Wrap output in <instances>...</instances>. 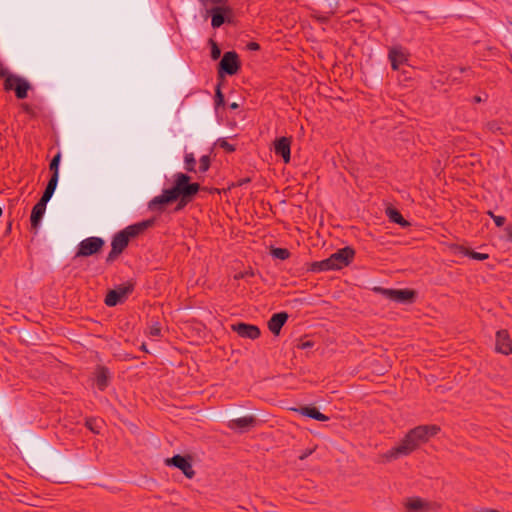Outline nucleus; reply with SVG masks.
I'll return each mask as SVG.
<instances>
[{
  "label": "nucleus",
  "instance_id": "f257e3e1",
  "mask_svg": "<svg viewBox=\"0 0 512 512\" xmlns=\"http://www.w3.org/2000/svg\"><path fill=\"white\" fill-rule=\"evenodd\" d=\"M43 450L46 457L36 464V468L46 480L63 484L86 476L85 469L65 458L49 445L43 444Z\"/></svg>",
  "mask_w": 512,
  "mask_h": 512
},
{
  "label": "nucleus",
  "instance_id": "f03ea898",
  "mask_svg": "<svg viewBox=\"0 0 512 512\" xmlns=\"http://www.w3.org/2000/svg\"><path fill=\"white\" fill-rule=\"evenodd\" d=\"M169 189L175 201H177L179 197L193 201L201 190V186L199 183L191 182V177L188 174L177 173L173 186Z\"/></svg>",
  "mask_w": 512,
  "mask_h": 512
},
{
  "label": "nucleus",
  "instance_id": "7ed1b4c3",
  "mask_svg": "<svg viewBox=\"0 0 512 512\" xmlns=\"http://www.w3.org/2000/svg\"><path fill=\"white\" fill-rule=\"evenodd\" d=\"M372 291L400 304H413L417 299V292L410 288L393 289L376 286Z\"/></svg>",
  "mask_w": 512,
  "mask_h": 512
},
{
  "label": "nucleus",
  "instance_id": "20e7f679",
  "mask_svg": "<svg viewBox=\"0 0 512 512\" xmlns=\"http://www.w3.org/2000/svg\"><path fill=\"white\" fill-rule=\"evenodd\" d=\"M241 69V62L235 51H227L217 65V79L223 81L226 75L233 76Z\"/></svg>",
  "mask_w": 512,
  "mask_h": 512
},
{
  "label": "nucleus",
  "instance_id": "39448f33",
  "mask_svg": "<svg viewBox=\"0 0 512 512\" xmlns=\"http://www.w3.org/2000/svg\"><path fill=\"white\" fill-rule=\"evenodd\" d=\"M419 446H420V444L416 441V439L408 431V433L403 437V439L399 442V444L392 447L390 450H388L386 453H384L382 455V457L386 461L390 462L392 460L398 459L401 456H407V455L411 454Z\"/></svg>",
  "mask_w": 512,
  "mask_h": 512
},
{
  "label": "nucleus",
  "instance_id": "423d86ee",
  "mask_svg": "<svg viewBox=\"0 0 512 512\" xmlns=\"http://www.w3.org/2000/svg\"><path fill=\"white\" fill-rule=\"evenodd\" d=\"M240 413L241 412L238 409L228 410L227 415L232 417V419L227 423V427L230 430H234L239 433H246L257 426L258 419L254 415L237 417Z\"/></svg>",
  "mask_w": 512,
  "mask_h": 512
},
{
  "label": "nucleus",
  "instance_id": "0eeeda50",
  "mask_svg": "<svg viewBox=\"0 0 512 512\" xmlns=\"http://www.w3.org/2000/svg\"><path fill=\"white\" fill-rule=\"evenodd\" d=\"M136 282L128 280L126 283L116 286L107 292L104 303L108 307H115L123 303L127 297L134 291Z\"/></svg>",
  "mask_w": 512,
  "mask_h": 512
},
{
  "label": "nucleus",
  "instance_id": "6e6552de",
  "mask_svg": "<svg viewBox=\"0 0 512 512\" xmlns=\"http://www.w3.org/2000/svg\"><path fill=\"white\" fill-rule=\"evenodd\" d=\"M30 88L31 85L26 79L16 75H8L4 81V89L14 90L16 98L20 100L27 98Z\"/></svg>",
  "mask_w": 512,
  "mask_h": 512
},
{
  "label": "nucleus",
  "instance_id": "1a4fd4ad",
  "mask_svg": "<svg viewBox=\"0 0 512 512\" xmlns=\"http://www.w3.org/2000/svg\"><path fill=\"white\" fill-rule=\"evenodd\" d=\"M164 463L168 467L178 468L188 479H192L195 476V471L192 467V458L189 455L183 456L176 454L173 457L166 458Z\"/></svg>",
  "mask_w": 512,
  "mask_h": 512
},
{
  "label": "nucleus",
  "instance_id": "9d476101",
  "mask_svg": "<svg viewBox=\"0 0 512 512\" xmlns=\"http://www.w3.org/2000/svg\"><path fill=\"white\" fill-rule=\"evenodd\" d=\"M105 245L100 237H88L79 243L76 257H89L99 253Z\"/></svg>",
  "mask_w": 512,
  "mask_h": 512
},
{
  "label": "nucleus",
  "instance_id": "9b49d317",
  "mask_svg": "<svg viewBox=\"0 0 512 512\" xmlns=\"http://www.w3.org/2000/svg\"><path fill=\"white\" fill-rule=\"evenodd\" d=\"M355 250L346 246L329 256L334 270H340L348 266L354 259Z\"/></svg>",
  "mask_w": 512,
  "mask_h": 512
},
{
  "label": "nucleus",
  "instance_id": "f8f14e48",
  "mask_svg": "<svg viewBox=\"0 0 512 512\" xmlns=\"http://www.w3.org/2000/svg\"><path fill=\"white\" fill-rule=\"evenodd\" d=\"M211 15V25L219 28L224 23H231L232 9L229 6H216L208 11Z\"/></svg>",
  "mask_w": 512,
  "mask_h": 512
},
{
  "label": "nucleus",
  "instance_id": "ddd939ff",
  "mask_svg": "<svg viewBox=\"0 0 512 512\" xmlns=\"http://www.w3.org/2000/svg\"><path fill=\"white\" fill-rule=\"evenodd\" d=\"M439 431L440 427L437 425H419L409 430L420 445L426 443L431 436H435Z\"/></svg>",
  "mask_w": 512,
  "mask_h": 512
},
{
  "label": "nucleus",
  "instance_id": "4468645a",
  "mask_svg": "<svg viewBox=\"0 0 512 512\" xmlns=\"http://www.w3.org/2000/svg\"><path fill=\"white\" fill-rule=\"evenodd\" d=\"M232 331L236 332L242 338L255 340L260 337V328L256 325L238 322L231 325Z\"/></svg>",
  "mask_w": 512,
  "mask_h": 512
},
{
  "label": "nucleus",
  "instance_id": "2eb2a0df",
  "mask_svg": "<svg viewBox=\"0 0 512 512\" xmlns=\"http://www.w3.org/2000/svg\"><path fill=\"white\" fill-rule=\"evenodd\" d=\"M175 202L170 189H164L162 194L154 197L148 202V209L151 211L164 212L165 206Z\"/></svg>",
  "mask_w": 512,
  "mask_h": 512
},
{
  "label": "nucleus",
  "instance_id": "dca6fc26",
  "mask_svg": "<svg viewBox=\"0 0 512 512\" xmlns=\"http://www.w3.org/2000/svg\"><path fill=\"white\" fill-rule=\"evenodd\" d=\"M156 224V218L152 217L137 223H134L132 225H129L123 229L125 234L128 236L129 239L136 238L140 234H142L144 231H146L149 228L154 227Z\"/></svg>",
  "mask_w": 512,
  "mask_h": 512
},
{
  "label": "nucleus",
  "instance_id": "f3484780",
  "mask_svg": "<svg viewBox=\"0 0 512 512\" xmlns=\"http://www.w3.org/2000/svg\"><path fill=\"white\" fill-rule=\"evenodd\" d=\"M274 152L288 164L291 159V138L285 136L277 138L274 141Z\"/></svg>",
  "mask_w": 512,
  "mask_h": 512
},
{
  "label": "nucleus",
  "instance_id": "a211bd4d",
  "mask_svg": "<svg viewBox=\"0 0 512 512\" xmlns=\"http://www.w3.org/2000/svg\"><path fill=\"white\" fill-rule=\"evenodd\" d=\"M496 351L504 355L512 354V339L505 329L496 333Z\"/></svg>",
  "mask_w": 512,
  "mask_h": 512
},
{
  "label": "nucleus",
  "instance_id": "6ab92c4d",
  "mask_svg": "<svg viewBox=\"0 0 512 512\" xmlns=\"http://www.w3.org/2000/svg\"><path fill=\"white\" fill-rule=\"evenodd\" d=\"M49 201L40 198L34 205L30 215L31 228L36 232L41 224L42 218L46 211V206Z\"/></svg>",
  "mask_w": 512,
  "mask_h": 512
},
{
  "label": "nucleus",
  "instance_id": "aec40b11",
  "mask_svg": "<svg viewBox=\"0 0 512 512\" xmlns=\"http://www.w3.org/2000/svg\"><path fill=\"white\" fill-rule=\"evenodd\" d=\"M289 318V315L287 312H278L274 313L271 318L268 320V329L271 331L272 334L275 336H278L281 332L282 327L285 325Z\"/></svg>",
  "mask_w": 512,
  "mask_h": 512
},
{
  "label": "nucleus",
  "instance_id": "412c9836",
  "mask_svg": "<svg viewBox=\"0 0 512 512\" xmlns=\"http://www.w3.org/2000/svg\"><path fill=\"white\" fill-rule=\"evenodd\" d=\"M388 59L391 63L393 70H398L400 65L408 61L407 55L404 53L401 46H394L390 48Z\"/></svg>",
  "mask_w": 512,
  "mask_h": 512
},
{
  "label": "nucleus",
  "instance_id": "4be33fe9",
  "mask_svg": "<svg viewBox=\"0 0 512 512\" xmlns=\"http://www.w3.org/2000/svg\"><path fill=\"white\" fill-rule=\"evenodd\" d=\"M95 381L97 388L104 391L110 383V371L106 366H97L95 371Z\"/></svg>",
  "mask_w": 512,
  "mask_h": 512
},
{
  "label": "nucleus",
  "instance_id": "5701e85b",
  "mask_svg": "<svg viewBox=\"0 0 512 512\" xmlns=\"http://www.w3.org/2000/svg\"><path fill=\"white\" fill-rule=\"evenodd\" d=\"M295 411H297L298 413H300L301 415H303L305 417H308V418H311V419H314V420H317L320 422H325V421L329 420L328 416L321 413L318 410V408H316L313 405L302 406L299 409H295Z\"/></svg>",
  "mask_w": 512,
  "mask_h": 512
},
{
  "label": "nucleus",
  "instance_id": "b1692460",
  "mask_svg": "<svg viewBox=\"0 0 512 512\" xmlns=\"http://www.w3.org/2000/svg\"><path fill=\"white\" fill-rule=\"evenodd\" d=\"M405 507L408 512H425L429 510L430 503L420 497L408 498Z\"/></svg>",
  "mask_w": 512,
  "mask_h": 512
},
{
  "label": "nucleus",
  "instance_id": "393cba45",
  "mask_svg": "<svg viewBox=\"0 0 512 512\" xmlns=\"http://www.w3.org/2000/svg\"><path fill=\"white\" fill-rule=\"evenodd\" d=\"M386 215L388 216L390 222L396 223L402 228H407L411 225L409 221L404 219L400 211L392 206L386 208Z\"/></svg>",
  "mask_w": 512,
  "mask_h": 512
},
{
  "label": "nucleus",
  "instance_id": "a878e982",
  "mask_svg": "<svg viewBox=\"0 0 512 512\" xmlns=\"http://www.w3.org/2000/svg\"><path fill=\"white\" fill-rule=\"evenodd\" d=\"M130 239L125 234L123 230L117 232L111 242V247L115 250L120 251L121 253L127 248Z\"/></svg>",
  "mask_w": 512,
  "mask_h": 512
},
{
  "label": "nucleus",
  "instance_id": "bb28decb",
  "mask_svg": "<svg viewBox=\"0 0 512 512\" xmlns=\"http://www.w3.org/2000/svg\"><path fill=\"white\" fill-rule=\"evenodd\" d=\"M333 266L330 258L321 261H315L307 264V271L319 273L323 271H333Z\"/></svg>",
  "mask_w": 512,
  "mask_h": 512
},
{
  "label": "nucleus",
  "instance_id": "cd10ccee",
  "mask_svg": "<svg viewBox=\"0 0 512 512\" xmlns=\"http://www.w3.org/2000/svg\"><path fill=\"white\" fill-rule=\"evenodd\" d=\"M58 180H59L58 176L51 175V177L45 187V190L41 196L42 199H44L45 201H50V199L52 198V196L56 190Z\"/></svg>",
  "mask_w": 512,
  "mask_h": 512
},
{
  "label": "nucleus",
  "instance_id": "c85d7f7f",
  "mask_svg": "<svg viewBox=\"0 0 512 512\" xmlns=\"http://www.w3.org/2000/svg\"><path fill=\"white\" fill-rule=\"evenodd\" d=\"M459 253H461L464 256H468L471 259L484 261L489 258V255L487 253H480L476 252L470 248L464 247V246H458Z\"/></svg>",
  "mask_w": 512,
  "mask_h": 512
},
{
  "label": "nucleus",
  "instance_id": "c756f323",
  "mask_svg": "<svg viewBox=\"0 0 512 512\" xmlns=\"http://www.w3.org/2000/svg\"><path fill=\"white\" fill-rule=\"evenodd\" d=\"M485 128L493 134L505 135L507 133L503 123L498 120L487 122Z\"/></svg>",
  "mask_w": 512,
  "mask_h": 512
},
{
  "label": "nucleus",
  "instance_id": "7c9ffc66",
  "mask_svg": "<svg viewBox=\"0 0 512 512\" xmlns=\"http://www.w3.org/2000/svg\"><path fill=\"white\" fill-rule=\"evenodd\" d=\"M272 257L280 260H286L290 257L291 253L287 248L272 247L270 250Z\"/></svg>",
  "mask_w": 512,
  "mask_h": 512
},
{
  "label": "nucleus",
  "instance_id": "2f4dec72",
  "mask_svg": "<svg viewBox=\"0 0 512 512\" xmlns=\"http://www.w3.org/2000/svg\"><path fill=\"white\" fill-rule=\"evenodd\" d=\"M215 109L217 110L219 107L225 105V97L221 91V81L217 84L215 88V96H214Z\"/></svg>",
  "mask_w": 512,
  "mask_h": 512
},
{
  "label": "nucleus",
  "instance_id": "473e14b6",
  "mask_svg": "<svg viewBox=\"0 0 512 512\" xmlns=\"http://www.w3.org/2000/svg\"><path fill=\"white\" fill-rule=\"evenodd\" d=\"M60 160H61V153L58 152L56 155H54V157L52 158V160L50 161V164H49V169L51 171V175H56L59 177Z\"/></svg>",
  "mask_w": 512,
  "mask_h": 512
},
{
  "label": "nucleus",
  "instance_id": "72a5a7b5",
  "mask_svg": "<svg viewBox=\"0 0 512 512\" xmlns=\"http://www.w3.org/2000/svg\"><path fill=\"white\" fill-rule=\"evenodd\" d=\"M216 145H218L220 148L224 149L227 153H232V152H234L236 150L235 145L229 143L224 138H219L216 141Z\"/></svg>",
  "mask_w": 512,
  "mask_h": 512
},
{
  "label": "nucleus",
  "instance_id": "f704fd0d",
  "mask_svg": "<svg viewBox=\"0 0 512 512\" xmlns=\"http://www.w3.org/2000/svg\"><path fill=\"white\" fill-rule=\"evenodd\" d=\"M209 44L211 45V58L212 60H218L221 56V49L219 45L211 38L209 39Z\"/></svg>",
  "mask_w": 512,
  "mask_h": 512
},
{
  "label": "nucleus",
  "instance_id": "c9c22d12",
  "mask_svg": "<svg viewBox=\"0 0 512 512\" xmlns=\"http://www.w3.org/2000/svg\"><path fill=\"white\" fill-rule=\"evenodd\" d=\"M195 159L193 157V154H187L185 156V169L188 172H195Z\"/></svg>",
  "mask_w": 512,
  "mask_h": 512
},
{
  "label": "nucleus",
  "instance_id": "e433bc0d",
  "mask_svg": "<svg viewBox=\"0 0 512 512\" xmlns=\"http://www.w3.org/2000/svg\"><path fill=\"white\" fill-rule=\"evenodd\" d=\"M199 162H200V165H199L200 172H206L210 168L211 160L208 155H203L200 158Z\"/></svg>",
  "mask_w": 512,
  "mask_h": 512
},
{
  "label": "nucleus",
  "instance_id": "4c0bfd02",
  "mask_svg": "<svg viewBox=\"0 0 512 512\" xmlns=\"http://www.w3.org/2000/svg\"><path fill=\"white\" fill-rule=\"evenodd\" d=\"M96 422L97 421H96L95 418H87L86 421H85V426H86V428H88L93 433L99 434L100 431L96 427Z\"/></svg>",
  "mask_w": 512,
  "mask_h": 512
},
{
  "label": "nucleus",
  "instance_id": "58836bf2",
  "mask_svg": "<svg viewBox=\"0 0 512 512\" xmlns=\"http://www.w3.org/2000/svg\"><path fill=\"white\" fill-rule=\"evenodd\" d=\"M177 205L174 208V212H179L183 210L191 201H188V199L179 197L177 200Z\"/></svg>",
  "mask_w": 512,
  "mask_h": 512
},
{
  "label": "nucleus",
  "instance_id": "ea45409f",
  "mask_svg": "<svg viewBox=\"0 0 512 512\" xmlns=\"http://www.w3.org/2000/svg\"><path fill=\"white\" fill-rule=\"evenodd\" d=\"M149 335L153 337H159L161 335V326L158 322L150 326Z\"/></svg>",
  "mask_w": 512,
  "mask_h": 512
},
{
  "label": "nucleus",
  "instance_id": "a19ab883",
  "mask_svg": "<svg viewBox=\"0 0 512 512\" xmlns=\"http://www.w3.org/2000/svg\"><path fill=\"white\" fill-rule=\"evenodd\" d=\"M121 254L120 251L118 250H115L111 247V251L108 253L107 257H106V262L107 263H111L113 262L119 255Z\"/></svg>",
  "mask_w": 512,
  "mask_h": 512
},
{
  "label": "nucleus",
  "instance_id": "79ce46f5",
  "mask_svg": "<svg viewBox=\"0 0 512 512\" xmlns=\"http://www.w3.org/2000/svg\"><path fill=\"white\" fill-rule=\"evenodd\" d=\"M201 4L206 6L207 4H214V5H225L227 3V0H198Z\"/></svg>",
  "mask_w": 512,
  "mask_h": 512
},
{
  "label": "nucleus",
  "instance_id": "37998d69",
  "mask_svg": "<svg viewBox=\"0 0 512 512\" xmlns=\"http://www.w3.org/2000/svg\"><path fill=\"white\" fill-rule=\"evenodd\" d=\"M488 100V94L486 92H482V95H476L473 97L474 103L486 102Z\"/></svg>",
  "mask_w": 512,
  "mask_h": 512
},
{
  "label": "nucleus",
  "instance_id": "c03bdc74",
  "mask_svg": "<svg viewBox=\"0 0 512 512\" xmlns=\"http://www.w3.org/2000/svg\"><path fill=\"white\" fill-rule=\"evenodd\" d=\"M260 48V44L254 41H251L246 45V49L249 51H259Z\"/></svg>",
  "mask_w": 512,
  "mask_h": 512
},
{
  "label": "nucleus",
  "instance_id": "a18cd8bd",
  "mask_svg": "<svg viewBox=\"0 0 512 512\" xmlns=\"http://www.w3.org/2000/svg\"><path fill=\"white\" fill-rule=\"evenodd\" d=\"M493 221L497 227H502L506 222V218L504 216L497 215L496 217H493Z\"/></svg>",
  "mask_w": 512,
  "mask_h": 512
},
{
  "label": "nucleus",
  "instance_id": "49530a36",
  "mask_svg": "<svg viewBox=\"0 0 512 512\" xmlns=\"http://www.w3.org/2000/svg\"><path fill=\"white\" fill-rule=\"evenodd\" d=\"M251 182V178L250 177H245V178H241L239 180H237V182L235 184H233V186L235 187H241L245 184H248Z\"/></svg>",
  "mask_w": 512,
  "mask_h": 512
},
{
  "label": "nucleus",
  "instance_id": "de8ad7c7",
  "mask_svg": "<svg viewBox=\"0 0 512 512\" xmlns=\"http://www.w3.org/2000/svg\"><path fill=\"white\" fill-rule=\"evenodd\" d=\"M504 231L506 233V240L509 241V242H512V224H508L504 228Z\"/></svg>",
  "mask_w": 512,
  "mask_h": 512
},
{
  "label": "nucleus",
  "instance_id": "09e8293b",
  "mask_svg": "<svg viewBox=\"0 0 512 512\" xmlns=\"http://www.w3.org/2000/svg\"><path fill=\"white\" fill-rule=\"evenodd\" d=\"M314 452V449H306L304 450L299 456V460H305L307 457H309Z\"/></svg>",
  "mask_w": 512,
  "mask_h": 512
},
{
  "label": "nucleus",
  "instance_id": "8fccbe9b",
  "mask_svg": "<svg viewBox=\"0 0 512 512\" xmlns=\"http://www.w3.org/2000/svg\"><path fill=\"white\" fill-rule=\"evenodd\" d=\"M314 345V343L312 341H304V342H301L299 345H298V348H301V349H307V348H310Z\"/></svg>",
  "mask_w": 512,
  "mask_h": 512
},
{
  "label": "nucleus",
  "instance_id": "3c124183",
  "mask_svg": "<svg viewBox=\"0 0 512 512\" xmlns=\"http://www.w3.org/2000/svg\"><path fill=\"white\" fill-rule=\"evenodd\" d=\"M239 108V104L236 102H233L229 105V109L231 110H237Z\"/></svg>",
  "mask_w": 512,
  "mask_h": 512
},
{
  "label": "nucleus",
  "instance_id": "603ef678",
  "mask_svg": "<svg viewBox=\"0 0 512 512\" xmlns=\"http://www.w3.org/2000/svg\"><path fill=\"white\" fill-rule=\"evenodd\" d=\"M454 70H458L460 73H463V72L469 71L470 68L469 67H458V68H455Z\"/></svg>",
  "mask_w": 512,
  "mask_h": 512
},
{
  "label": "nucleus",
  "instance_id": "864d4df0",
  "mask_svg": "<svg viewBox=\"0 0 512 512\" xmlns=\"http://www.w3.org/2000/svg\"><path fill=\"white\" fill-rule=\"evenodd\" d=\"M478 512H499V511L496 509H492V508H483Z\"/></svg>",
  "mask_w": 512,
  "mask_h": 512
},
{
  "label": "nucleus",
  "instance_id": "5fc2aeb1",
  "mask_svg": "<svg viewBox=\"0 0 512 512\" xmlns=\"http://www.w3.org/2000/svg\"><path fill=\"white\" fill-rule=\"evenodd\" d=\"M140 349H141L142 351L148 352V350H147V347H146V344H145V343H143V344L141 345Z\"/></svg>",
  "mask_w": 512,
  "mask_h": 512
},
{
  "label": "nucleus",
  "instance_id": "6e6d98bb",
  "mask_svg": "<svg viewBox=\"0 0 512 512\" xmlns=\"http://www.w3.org/2000/svg\"><path fill=\"white\" fill-rule=\"evenodd\" d=\"M487 214L493 219V217H496L497 215H495L492 211H488Z\"/></svg>",
  "mask_w": 512,
  "mask_h": 512
},
{
  "label": "nucleus",
  "instance_id": "4d7b16f0",
  "mask_svg": "<svg viewBox=\"0 0 512 512\" xmlns=\"http://www.w3.org/2000/svg\"><path fill=\"white\" fill-rule=\"evenodd\" d=\"M3 75H4V73H3V72H0V77H1V76H3Z\"/></svg>",
  "mask_w": 512,
  "mask_h": 512
}]
</instances>
